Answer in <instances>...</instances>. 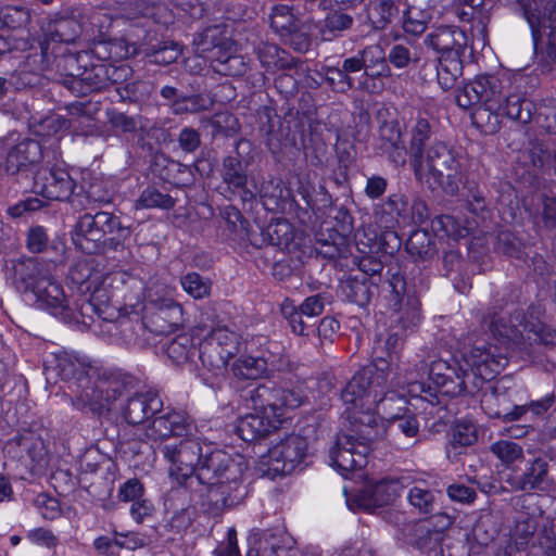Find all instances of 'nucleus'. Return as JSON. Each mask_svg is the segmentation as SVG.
Wrapping results in <instances>:
<instances>
[{
    "instance_id": "1",
    "label": "nucleus",
    "mask_w": 556,
    "mask_h": 556,
    "mask_svg": "<svg viewBox=\"0 0 556 556\" xmlns=\"http://www.w3.org/2000/svg\"><path fill=\"white\" fill-rule=\"evenodd\" d=\"M406 132L415 179L432 189L441 188L446 194H457L466 181L464 157L435 138L433 124L426 116L412 118Z\"/></svg>"
},
{
    "instance_id": "2",
    "label": "nucleus",
    "mask_w": 556,
    "mask_h": 556,
    "mask_svg": "<svg viewBox=\"0 0 556 556\" xmlns=\"http://www.w3.org/2000/svg\"><path fill=\"white\" fill-rule=\"evenodd\" d=\"M248 464L208 443L198 471L189 480V492L201 500L213 516L242 504L248 495L244 472Z\"/></svg>"
},
{
    "instance_id": "3",
    "label": "nucleus",
    "mask_w": 556,
    "mask_h": 556,
    "mask_svg": "<svg viewBox=\"0 0 556 556\" xmlns=\"http://www.w3.org/2000/svg\"><path fill=\"white\" fill-rule=\"evenodd\" d=\"M47 375L54 374L67 383L72 391L73 406L86 414L102 413L108 409V400H99L101 392L116 390L125 386L128 377L111 375V371L99 370L68 353L55 354L46 366Z\"/></svg>"
},
{
    "instance_id": "4",
    "label": "nucleus",
    "mask_w": 556,
    "mask_h": 556,
    "mask_svg": "<svg viewBox=\"0 0 556 556\" xmlns=\"http://www.w3.org/2000/svg\"><path fill=\"white\" fill-rule=\"evenodd\" d=\"M406 337L389 327L387 333L378 334L374 341L375 363L358 369L341 390L343 404H356L365 401L369 405H379L387 399H394V392H386L390 365L397 362Z\"/></svg>"
},
{
    "instance_id": "5",
    "label": "nucleus",
    "mask_w": 556,
    "mask_h": 556,
    "mask_svg": "<svg viewBox=\"0 0 556 556\" xmlns=\"http://www.w3.org/2000/svg\"><path fill=\"white\" fill-rule=\"evenodd\" d=\"M350 424L346 433L339 434L329 448L330 465L342 475L364 468L372 444L381 439L383 429L378 425L376 405L365 401L344 404Z\"/></svg>"
},
{
    "instance_id": "6",
    "label": "nucleus",
    "mask_w": 556,
    "mask_h": 556,
    "mask_svg": "<svg viewBox=\"0 0 556 556\" xmlns=\"http://www.w3.org/2000/svg\"><path fill=\"white\" fill-rule=\"evenodd\" d=\"M320 74L328 87L337 93L357 89L371 92V81L391 76L387 54L378 43L368 45L357 53L339 61L336 65L324 64Z\"/></svg>"
},
{
    "instance_id": "7",
    "label": "nucleus",
    "mask_w": 556,
    "mask_h": 556,
    "mask_svg": "<svg viewBox=\"0 0 556 556\" xmlns=\"http://www.w3.org/2000/svg\"><path fill=\"white\" fill-rule=\"evenodd\" d=\"M79 314L84 326L112 343L137 344L144 332V323L136 312L122 313L110 303L109 292L98 287L91 292V300L83 299L79 303Z\"/></svg>"
},
{
    "instance_id": "8",
    "label": "nucleus",
    "mask_w": 556,
    "mask_h": 556,
    "mask_svg": "<svg viewBox=\"0 0 556 556\" xmlns=\"http://www.w3.org/2000/svg\"><path fill=\"white\" fill-rule=\"evenodd\" d=\"M128 55V47L121 39L98 42L91 49L90 64L84 66L76 78L66 80V89L75 97H86L122 84L132 70L126 64L116 65L113 62Z\"/></svg>"
},
{
    "instance_id": "9",
    "label": "nucleus",
    "mask_w": 556,
    "mask_h": 556,
    "mask_svg": "<svg viewBox=\"0 0 556 556\" xmlns=\"http://www.w3.org/2000/svg\"><path fill=\"white\" fill-rule=\"evenodd\" d=\"M498 96L480 104L471 113L472 125L482 134H496L501 129L503 117L521 124L532 121L534 103L521 90V80H517L505 91L502 90Z\"/></svg>"
},
{
    "instance_id": "10",
    "label": "nucleus",
    "mask_w": 556,
    "mask_h": 556,
    "mask_svg": "<svg viewBox=\"0 0 556 556\" xmlns=\"http://www.w3.org/2000/svg\"><path fill=\"white\" fill-rule=\"evenodd\" d=\"M424 43L438 54V84L443 90L453 88L463 75V59L469 48L466 31L454 25H442L428 33Z\"/></svg>"
},
{
    "instance_id": "11",
    "label": "nucleus",
    "mask_w": 556,
    "mask_h": 556,
    "mask_svg": "<svg viewBox=\"0 0 556 556\" xmlns=\"http://www.w3.org/2000/svg\"><path fill=\"white\" fill-rule=\"evenodd\" d=\"M111 375H121L129 379L116 392L111 389L101 392L100 399L103 401L108 400V409L102 413H90L91 415L104 416L109 413H119L127 424L139 425L149 418H153L155 414L161 413L163 400L156 391L149 390L130 394L136 384L135 377L121 370H113Z\"/></svg>"
},
{
    "instance_id": "12",
    "label": "nucleus",
    "mask_w": 556,
    "mask_h": 556,
    "mask_svg": "<svg viewBox=\"0 0 556 556\" xmlns=\"http://www.w3.org/2000/svg\"><path fill=\"white\" fill-rule=\"evenodd\" d=\"M33 192L50 201H66L74 210L85 208L89 201L84 187L72 177L65 162L47 161L33 175Z\"/></svg>"
},
{
    "instance_id": "13",
    "label": "nucleus",
    "mask_w": 556,
    "mask_h": 556,
    "mask_svg": "<svg viewBox=\"0 0 556 556\" xmlns=\"http://www.w3.org/2000/svg\"><path fill=\"white\" fill-rule=\"evenodd\" d=\"M518 10L526 18L536 55L556 62V0H517Z\"/></svg>"
},
{
    "instance_id": "14",
    "label": "nucleus",
    "mask_w": 556,
    "mask_h": 556,
    "mask_svg": "<svg viewBox=\"0 0 556 556\" xmlns=\"http://www.w3.org/2000/svg\"><path fill=\"white\" fill-rule=\"evenodd\" d=\"M387 276L386 283L390 292L388 305L393 311L390 316V328L407 337L415 332L421 323L420 301L415 291L408 288L399 268H389Z\"/></svg>"
},
{
    "instance_id": "15",
    "label": "nucleus",
    "mask_w": 556,
    "mask_h": 556,
    "mask_svg": "<svg viewBox=\"0 0 556 556\" xmlns=\"http://www.w3.org/2000/svg\"><path fill=\"white\" fill-rule=\"evenodd\" d=\"M252 143L248 139H239L231 154L222 162L220 177L222 190L228 199L239 197L243 202L256 198L255 184L250 174L253 156L250 155Z\"/></svg>"
},
{
    "instance_id": "16",
    "label": "nucleus",
    "mask_w": 556,
    "mask_h": 556,
    "mask_svg": "<svg viewBox=\"0 0 556 556\" xmlns=\"http://www.w3.org/2000/svg\"><path fill=\"white\" fill-rule=\"evenodd\" d=\"M206 445L208 443L202 442L199 438H186L160 447L163 457L169 463L170 476L185 490L189 491V480L198 471Z\"/></svg>"
},
{
    "instance_id": "17",
    "label": "nucleus",
    "mask_w": 556,
    "mask_h": 556,
    "mask_svg": "<svg viewBox=\"0 0 556 556\" xmlns=\"http://www.w3.org/2000/svg\"><path fill=\"white\" fill-rule=\"evenodd\" d=\"M307 445L306 438L296 433L287 434L261 457L263 473L270 478L292 473L306 457Z\"/></svg>"
},
{
    "instance_id": "18",
    "label": "nucleus",
    "mask_w": 556,
    "mask_h": 556,
    "mask_svg": "<svg viewBox=\"0 0 556 556\" xmlns=\"http://www.w3.org/2000/svg\"><path fill=\"white\" fill-rule=\"evenodd\" d=\"M36 299L39 308L48 311L51 315L68 324H83V316L79 314V303L83 299L91 300V293L80 294L72 304L68 303L62 286L50 276L35 285L30 291Z\"/></svg>"
},
{
    "instance_id": "19",
    "label": "nucleus",
    "mask_w": 556,
    "mask_h": 556,
    "mask_svg": "<svg viewBox=\"0 0 556 556\" xmlns=\"http://www.w3.org/2000/svg\"><path fill=\"white\" fill-rule=\"evenodd\" d=\"M509 350L505 344L495 341L478 340L472 344L469 352L465 354V362L479 386L501 374L508 364Z\"/></svg>"
},
{
    "instance_id": "20",
    "label": "nucleus",
    "mask_w": 556,
    "mask_h": 556,
    "mask_svg": "<svg viewBox=\"0 0 556 556\" xmlns=\"http://www.w3.org/2000/svg\"><path fill=\"white\" fill-rule=\"evenodd\" d=\"M506 400L507 394L496 386L490 392L483 394L481 403L489 408L490 416L504 421H517L523 417L527 421H533L534 418L543 416L555 402L554 395H546L541 400L531 401L523 405H514L509 408L501 405Z\"/></svg>"
},
{
    "instance_id": "21",
    "label": "nucleus",
    "mask_w": 556,
    "mask_h": 556,
    "mask_svg": "<svg viewBox=\"0 0 556 556\" xmlns=\"http://www.w3.org/2000/svg\"><path fill=\"white\" fill-rule=\"evenodd\" d=\"M517 80H521V77L508 73L479 75L473 81L456 90L455 101L462 109H468L478 103L483 104L495 96L500 97L502 90L510 88V85Z\"/></svg>"
},
{
    "instance_id": "22",
    "label": "nucleus",
    "mask_w": 556,
    "mask_h": 556,
    "mask_svg": "<svg viewBox=\"0 0 556 556\" xmlns=\"http://www.w3.org/2000/svg\"><path fill=\"white\" fill-rule=\"evenodd\" d=\"M8 459L21 463L30 470L43 468L48 464V451L43 440L31 430H23L8 440L3 446Z\"/></svg>"
},
{
    "instance_id": "23",
    "label": "nucleus",
    "mask_w": 556,
    "mask_h": 556,
    "mask_svg": "<svg viewBox=\"0 0 556 556\" xmlns=\"http://www.w3.org/2000/svg\"><path fill=\"white\" fill-rule=\"evenodd\" d=\"M409 484L410 478L406 476L382 478L366 484L355 501L359 508L374 513L377 508L393 504Z\"/></svg>"
},
{
    "instance_id": "24",
    "label": "nucleus",
    "mask_w": 556,
    "mask_h": 556,
    "mask_svg": "<svg viewBox=\"0 0 556 556\" xmlns=\"http://www.w3.org/2000/svg\"><path fill=\"white\" fill-rule=\"evenodd\" d=\"M4 169L10 175L34 172L38 168L43 157L41 144L35 140L25 138L15 144L3 140Z\"/></svg>"
},
{
    "instance_id": "25",
    "label": "nucleus",
    "mask_w": 556,
    "mask_h": 556,
    "mask_svg": "<svg viewBox=\"0 0 556 556\" xmlns=\"http://www.w3.org/2000/svg\"><path fill=\"white\" fill-rule=\"evenodd\" d=\"M41 37L38 40L33 39L30 42L38 43V49L42 53H50V50L56 45H65L74 47L76 40L81 35L80 24L72 17H55L48 20L41 26Z\"/></svg>"
},
{
    "instance_id": "26",
    "label": "nucleus",
    "mask_w": 556,
    "mask_h": 556,
    "mask_svg": "<svg viewBox=\"0 0 556 556\" xmlns=\"http://www.w3.org/2000/svg\"><path fill=\"white\" fill-rule=\"evenodd\" d=\"M91 50H75L73 47L56 45L46 53L49 61V70L59 75L58 81L66 88V80L76 78L84 66L90 64Z\"/></svg>"
},
{
    "instance_id": "27",
    "label": "nucleus",
    "mask_w": 556,
    "mask_h": 556,
    "mask_svg": "<svg viewBox=\"0 0 556 556\" xmlns=\"http://www.w3.org/2000/svg\"><path fill=\"white\" fill-rule=\"evenodd\" d=\"M193 42L197 51L211 61L213 70L215 63H225V59L228 60V56L237 52L233 40L229 37L226 27L222 25L206 27L197 35Z\"/></svg>"
},
{
    "instance_id": "28",
    "label": "nucleus",
    "mask_w": 556,
    "mask_h": 556,
    "mask_svg": "<svg viewBox=\"0 0 556 556\" xmlns=\"http://www.w3.org/2000/svg\"><path fill=\"white\" fill-rule=\"evenodd\" d=\"M160 412L153 416L146 430L149 439L163 441L170 437L188 435L191 432L193 424L187 413L164 406Z\"/></svg>"
},
{
    "instance_id": "29",
    "label": "nucleus",
    "mask_w": 556,
    "mask_h": 556,
    "mask_svg": "<svg viewBox=\"0 0 556 556\" xmlns=\"http://www.w3.org/2000/svg\"><path fill=\"white\" fill-rule=\"evenodd\" d=\"M453 525V519L442 513L410 527L408 543L421 552L434 551L443 541V531Z\"/></svg>"
},
{
    "instance_id": "30",
    "label": "nucleus",
    "mask_w": 556,
    "mask_h": 556,
    "mask_svg": "<svg viewBox=\"0 0 556 556\" xmlns=\"http://www.w3.org/2000/svg\"><path fill=\"white\" fill-rule=\"evenodd\" d=\"M71 238L74 245L86 254H104L110 252L103 232H101L97 212L85 213L79 216L73 229Z\"/></svg>"
},
{
    "instance_id": "31",
    "label": "nucleus",
    "mask_w": 556,
    "mask_h": 556,
    "mask_svg": "<svg viewBox=\"0 0 556 556\" xmlns=\"http://www.w3.org/2000/svg\"><path fill=\"white\" fill-rule=\"evenodd\" d=\"M378 425L383 429L381 439L389 437L399 450H407L420 442V425L415 414L393 415L387 425L378 416Z\"/></svg>"
},
{
    "instance_id": "32",
    "label": "nucleus",
    "mask_w": 556,
    "mask_h": 556,
    "mask_svg": "<svg viewBox=\"0 0 556 556\" xmlns=\"http://www.w3.org/2000/svg\"><path fill=\"white\" fill-rule=\"evenodd\" d=\"M506 482L517 492L545 491L552 484L549 464L542 456L531 458L521 473H509Z\"/></svg>"
},
{
    "instance_id": "33",
    "label": "nucleus",
    "mask_w": 556,
    "mask_h": 556,
    "mask_svg": "<svg viewBox=\"0 0 556 556\" xmlns=\"http://www.w3.org/2000/svg\"><path fill=\"white\" fill-rule=\"evenodd\" d=\"M293 239V226L285 218L273 219L265 227H258V232L249 233V241L258 249L265 245L277 247L280 250L289 249Z\"/></svg>"
},
{
    "instance_id": "34",
    "label": "nucleus",
    "mask_w": 556,
    "mask_h": 556,
    "mask_svg": "<svg viewBox=\"0 0 556 556\" xmlns=\"http://www.w3.org/2000/svg\"><path fill=\"white\" fill-rule=\"evenodd\" d=\"M282 419H273L269 414L254 413L240 417L236 425V431L240 439L245 442L258 441L274 430L278 429Z\"/></svg>"
},
{
    "instance_id": "35",
    "label": "nucleus",
    "mask_w": 556,
    "mask_h": 556,
    "mask_svg": "<svg viewBox=\"0 0 556 556\" xmlns=\"http://www.w3.org/2000/svg\"><path fill=\"white\" fill-rule=\"evenodd\" d=\"M151 172L160 179L175 184L188 185L193 181L192 169L164 153H155L152 157Z\"/></svg>"
},
{
    "instance_id": "36",
    "label": "nucleus",
    "mask_w": 556,
    "mask_h": 556,
    "mask_svg": "<svg viewBox=\"0 0 556 556\" xmlns=\"http://www.w3.org/2000/svg\"><path fill=\"white\" fill-rule=\"evenodd\" d=\"M376 285L365 275H350L342 279L338 287V294L342 300L366 307L374 296Z\"/></svg>"
},
{
    "instance_id": "37",
    "label": "nucleus",
    "mask_w": 556,
    "mask_h": 556,
    "mask_svg": "<svg viewBox=\"0 0 556 556\" xmlns=\"http://www.w3.org/2000/svg\"><path fill=\"white\" fill-rule=\"evenodd\" d=\"M253 409L263 414H269L273 419H281L283 407L279 382L258 384L250 392Z\"/></svg>"
},
{
    "instance_id": "38",
    "label": "nucleus",
    "mask_w": 556,
    "mask_h": 556,
    "mask_svg": "<svg viewBox=\"0 0 556 556\" xmlns=\"http://www.w3.org/2000/svg\"><path fill=\"white\" fill-rule=\"evenodd\" d=\"M48 70L49 61L46 54L39 50L26 56L25 64L14 76L15 80L11 79L9 83L16 89L33 88L41 85L42 73Z\"/></svg>"
},
{
    "instance_id": "39",
    "label": "nucleus",
    "mask_w": 556,
    "mask_h": 556,
    "mask_svg": "<svg viewBox=\"0 0 556 556\" xmlns=\"http://www.w3.org/2000/svg\"><path fill=\"white\" fill-rule=\"evenodd\" d=\"M478 441V428L475 422L468 419H458L454 424L448 444L446 446L447 458L455 463L464 454V450Z\"/></svg>"
},
{
    "instance_id": "40",
    "label": "nucleus",
    "mask_w": 556,
    "mask_h": 556,
    "mask_svg": "<svg viewBox=\"0 0 556 556\" xmlns=\"http://www.w3.org/2000/svg\"><path fill=\"white\" fill-rule=\"evenodd\" d=\"M408 199L403 193H392L387 200L377 205L375 215L387 228L395 225H408Z\"/></svg>"
},
{
    "instance_id": "41",
    "label": "nucleus",
    "mask_w": 556,
    "mask_h": 556,
    "mask_svg": "<svg viewBox=\"0 0 556 556\" xmlns=\"http://www.w3.org/2000/svg\"><path fill=\"white\" fill-rule=\"evenodd\" d=\"M98 218L101 232H103L104 241L111 251H124L125 242L129 239L131 229L129 226H124L121 218L114 213L106 211H98Z\"/></svg>"
},
{
    "instance_id": "42",
    "label": "nucleus",
    "mask_w": 556,
    "mask_h": 556,
    "mask_svg": "<svg viewBox=\"0 0 556 556\" xmlns=\"http://www.w3.org/2000/svg\"><path fill=\"white\" fill-rule=\"evenodd\" d=\"M156 334H167L182 323V307L172 300H162L156 309L149 316Z\"/></svg>"
},
{
    "instance_id": "43",
    "label": "nucleus",
    "mask_w": 556,
    "mask_h": 556,
    "mask_svg": "<svg viewBox=\"0 0 556 556\" xmlns=\"http://www.w3.org/2000/svg\"><path fill=\"white\" fill-rule=\"evenodd\" d=\"M197 354L203 368L216 377L224 374L229 359L232 358L226 355L218 342L215 343L207 336L200 341Z\"/></svg>"
},
{
    "instance_id": "44",
    "label": "nucleus",
    "mask_w": 556,
    "mask_h": 556,
    "mask_svg": "<svg viewBox=\"0 0 556 556\" xmlns=\"http://www.w3.org/2000/svg\"><path fill=\"white\" fill-rule=\"evenodd\" d=\"M367 20L375 30H384L399 15L395 0H372L366 7Z\"/></svg>"
},
{
    "instance_id": "45",
    "label": "nucleus",
    "mask_w": 556,
    "mask_h": 556,
    "mask_svg": "<svg viewBox=\"0 0 556 556\" xmlns=\"http://www.w3.org/2000/svg\"><path fill=\"white\" fill-rule=\"evenodd\" d=\"M280 311L294 334L309 337L315 333L317 320L305 318V315L301 314V309L296 307L294 301L288 298L285 299L280 305Z\"/></svg>"
},
{
    "instance_id": "46",
    "label": "nucleus",
    "mask_w": 556,
    "mask_h": 556,
    "mask_svg": "<svg viewBox=\"0 0 556 556\" xmlns=\"http://www.w3.org/2000/svg\"><path fill=\"white\" fill-rule=\"evenodd\" d=\"M405 247L407 253L415 261H429L437 253L434 238L427 229L414 230L407 239Z\"/></svg>"
},
{
    "instance_id": "47",
    "label": "nucleus",
    "mask_w": 556,
    "mask_h": 556,
    "mask_svg": "<svg viewBox=\"0 0 556 556\" xmlns=\"http://www.w3.org/2000/svg\"><path fill=\"white\" fill-rule=\"evenodd\" d=\"M354 25V17L343 11L333 10L327 13L319 28L324 41H332Z\"/></svg>"
},
{
    "instance_id": "48",
    "label": "nucleus",
    "mask_w": 556,
    "mask_h": 556,
    "mask_svg": "<svg viewBox=\"0 0 556 556\" xmlns=\"http://www.w3.org/2000/svg\"><path fill=\"white\" fill-rule=\"evenodd\" d=\"M256 195L260 197L263 207L268 212H280L285 208L286 200L283 195L282 181L270 177L264 180L260 188L255 187Z\"/></svg>"
},
{
    "instance_id": "49",
    "label": "nucleus",
    "mask_w": 556,
    "mask_h": 556,
    "mask_svg": "<svg viewBox=\"0 0 556 556\" xmlns=\"http://www.w3.org/2000/svg\"><path fill=\"white\" fill-rule=\"evenodd\" d=\"M490 453L496 457L504 468L514 470L525 460L523 448L511 440H498L490 445Z\"/></svg>"
},
{
    "instance_id": "50",
    "label": "nucleus",
    "mask_w": 556,
    "mask_h": 556,
    "mask_svg": "<svg viewBox=\"0 0 556 556\" xmlns=\"http://www.w3.org/2000/svg\"><path fill=\"white\" fill-rule=\"evenodd\" d=\"M406 498L410 507L421 515L433 514L438 506V492L421 484L408 485Z\"/></svg>"
},
{
    "instance_id": "51",
    "label": "nucleus",
    "mask_w": 556,
    "mask_h": 556,
    "mask_svg": "<svg viewBox=\"0 0 556 556\" xmlns=\"http://www.w3.org/2000/svg\"><path fill=\"white\" fill-rule=\"evenodd\" d=\"M480 386L475 379V375L469 370L459 368V371L453 378L442 382L439 388L440 393L447 396H459L464 394H473Z\"/></svg>"
},
{
    "instance_id": "52",
    "label": "nucleus",
    "mask_w": 556,
    "mask_h": 556,
    "mask_svg": "<svg viewBox=\"0 0 556 556\" xmlns=\"http://www.w3.org/2000/svg\"><path fill=\"white\" fill-rule=\"evenodd\" d=\"M17 278L24 283L25 290L31 291L35 285L52 276L49 269L37 258H27L21 262L16 268Z\"/></svg>"
},
{
    "instance_id": "53",
    "label": "nucleus",
    "mask_w": 556,
    "mask_h": 556,
    "mask_svg": "<svg viewBox=\"0 0 556 556\" xmlns=\"http://www.w3.org/2000/svg\"><path fill=\"white\" fill-rule=\"evenodd\" d=\"M30 11L23 4L0 7V30L24 29L30 22Z\"/></svg>"
},
{
    "instance_id": "54",
    "label": "nucleus",
    "mask_w": 556,
    "mask_h": 556,
    "mask_svg": "<svg viewBox=\"0 0 556 556\" xmlns=\"http://www.w3.org/2000/svg\"><path fill=\"white\" fill-rule=\"evenodd\" d=\"M281 393V402L283 412L287 409H295L307 402L306 386L300 380H281L279 381Z\"/></svg>"
},
{
    "instance_id": "55",
    "label": "nucleus",
    "mask_w": 556,
    "mask_h": 556,
    "mask_svg": "<svg viewBox=\"0 0 556 556\" xmlns=\"http://www.w3.org/2000/svg\"><path fill=\"white\" fill-rule=\"evenodd\" d=\"M490 339L505 344L510 349V343L521 336L522 331L517 326L511 325L504 315L494 314L489 323Z\"/></svg>"
},
{
    "instance_id": "56",
    "label": "nucleus",
    "mask_w": 556,
    "mask_h": 556,
    "mask_svg": "<svg viewBox=\"0 0 556 556\" xmlns=\"http://www.w3.org/2000/svg\"><path fill=\"white\" fill-rule=\"evenodd\" d=\"M302 21L294 15L292 9L286 4H277L269 14L271 29L281 38L289 35L294 27H299Z\"/></svg>"
},
{
    "instance_id": "57",
    "label": "nucleus",
    "mask_w": 556,
    "mask_h": 556,
    "mask_svg": "<svg viewBox=\"0 0 556 556\" xmlns=\"http://www.w3.org/2000/svg\"><path fill=\"white\" fill-rule=\"evenodd\" d=\"M231 371L235 377L241 380L266 378V366L262 355L237 358L231 366Z\"/></svg>"
},
{
    "instance_id": "58",
    "label": "nucleus",
    "mask_w": 556,
    "mask_h": 556,
    "mask_svg": "<svg viewBox=\"0 0 556 556\" xmlns=\"http://www.w3.org/2000/svg\"><path fill=\"white\" fill-rule=\"evenodd\" d=\"M197 352L198 348L194 345L192 337L187 333L175 337L166 345L167 356L177 365L192 362Z\"/></svg>"
},
{
    "instance_id": "59",
    "label": "nucleus",
    "mask_w": 556,
    "mask_h": 556,
    "mask_svg": "<svg viewBox=\"0 0 556 556\" xmlns=\"http://www.w3.org/2000/svg\"><path fill=\"white\" fill-rule=\"evenodd\" d=\"M431 229L437 236H445L453 240L466 238L470 232L469 226L452 215L437 216L431 220Z\"/></svg>"
},
{
    "instance_id": "60",
    "label": "nucleus",
    "mask_w": 556,
    "mask_h": 556,
    "mask_svg": "<svg viewBox=\"0 0 556 556\" xmlns=\"http://www.w3.org/2000/svg\"><path fill=\"white\" fill-rule=\"evenodd\" d=\"M419 61L414 45L409 41L394 42L387 53V62L396 70L407 68Z\"/></svg>"
},
{
    "instance_id": "61",
    "label": "nucleus",
    "mask_w": 556,
    "mask_h": 556,
    "mask_svg": "<svg viewBox=\"0 0 556 556\" xmlns=\"http://www.w3.org/2000/svg\"><path fill=\"white\" fill-rule=\"evenodd\" d=\"M149 61L159 65H169L177 61L181 54L179 46L175 42H160L148 45L144 49Z\"/></svg>"
},
{
    "instance_id": "62",
    "label": "nucleus",
    "mask_w": 556,
    "mask_h": 556,
    "mask_svg": "<svg viewBox=\"0 0 556 556\" xmlns=\"http://www.w3.org/2000/svg\"><path fill=\"white\" fill-rule=\"evenodd\" d=\"M176 200L168 193L161 192L153 186L147 187L136 201L137 208L172 210Z\"/></svg>"
},
{
    "instance_id": "63",
    "label": "nucleus",
    "mask_w": 556,
    "mask_h": 556,
    "mask_svg": "<svg viewBox=\"0 0 556 556\" xmlns=\"http://www.w3.org/2000/svg\"><path fill=\"white\" fill-rule=\"evenodd\" d=\"M180 285L184 291L194 300H202L210 296L212 290L211 279L195 271L184 275L180 278Z\"/></svg>"
},
{
    "instance_id": "64",
    "label": "nucleus",
    "mask_w": 556,
    "mask_h": 556,
    "mask_svg": "<svg viewBox=\"0 0 556 556\" xmlns=\"http://www.w3.org/2000/svg\"><path fill=\"white\" fill-rule=\"evenodd\" d=\"M532 118L547 132L556 134V100H544L538 108L534 106Z\"/></svg>"
}]
</instances>
